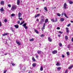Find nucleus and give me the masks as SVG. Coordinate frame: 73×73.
Listing matches in <instances>:
<instances>
[{
	"label": "nucleus",
	"mask_w": 73,
	"mask_h": 73,
	"mask_svg": "<svg viewBox=\"0 0 73 73\" xmlns=\"http://www.w3.org/2000/svg\"><path fill=\"white\" fill-rule=\"evenodd\" d=\"M17 9V6L16 5H13L11 8V10L12 11H15L16 9Z\"/></svg>",
	"instance_id": "f257e3e1"
},
{
	"label": "nucleus",
	"mask_w": 73,
	"mask_h": 73,
	"mask_svg": "<svg viewBox=\"0 0 73 73\" xmlns=\"http://www.w3.org/2000/svg\"><path fill=\"white\" fill-rule=\"evenodd\" d=\"M45 20V19H40V24H42V23L44 22V20Z\"/></svg>",
	"instance_id": "f03ea898"
},
{
	"label": "nucleus",
	"mask_w": 73,
	"mask_h": 73,
	"mask_svg": "<svg viewBox=\"0 0 73 73\" xmlns=\"http://www.w3.org/2000/svg\"><path fill=\"white\" fill-rule=\"evenodd\" d=\"M52 53L54 54H56V53H57V51L56 50H54V51H53L52 52Z\"/></svg>",
	"instance_id": "7ed1b4c3"
},
{
	"label": "nucleus",
	"mask_w": 73,
	"mask_h": 73,
	"mask_svg": "<svg viewBox=\"0 0 73 73\" xmlns=\"http://www.w3.org/2000/svg\"><path fill=\"white\" fill-rule=\"evenodd\" d=\"M66 6H67V5L66 3H65L64 4V8L66 9H68V7H66Z\"/></svg>",
	"instance_id": "20e7f679"
},
{
	"label": "nucleus",
	"mask_w": 73,
	"mask_h": 73,
	"mask_svg": "<svg viewBox=\"0 0 73 73\" xmlns=\"http://www.w3.org/2000/svg\"><path fill=\"white\" fill-rule=\"evenodd\" d=\"M52 40H53V39L50 38V37H49L48 38V41L49 42H52Z\"/></svg>",
	"instance_id": "39448f33"
},
{
	"label": "nucleus",
	"mask_w": 73,
	"mask_h": 73,
	"mask_svg": "<svg viewBox=\"0 0 73 73\" xmlns=\"http://www.w3.org/2000/svg\"><path fill=\"white\" fill-rule=\"evenodd\" d=\"M16 42L18 45H21V43L19 42L16 40Z\"/></svg>",
	"instance_id": "423d86ee"
},
{
	"label": "nucleus",
	"mask_w": 73,
	"mask_h": 73,
	"mask_svg": "<svg viewBox=\"0 0 73 73\" xmlns=\"http://www.w3.org/2000/svg\"><path fill=\"white\" fill-rule=\"evenodd\" d=\"M1 4L2 5H3L4 4V1H1Z\"/></svg>",
	"instance_id": "0eeeda50"
},
{
	"label": "nucleus",
	"mask_w": 73,
	"mask_h": 73,
	"mask_svg": "<svg viewBox=\"0 0 73 73\" xmlns=\"http://www.w3.org/2000/svg\"><path fill=\"white\" fill-rule=\"evenodd\" d=\"M20 1L19 0H17V5H19V4H20Z\"/></svg>",
	"instance_id": "6e6552de"
},
{
	"label": "nucleus",
	"mask_w": 73,
	"mask_h": 73,
	"mask_svg": "<svg viewBox=\"0 0 73 73\" xmlns=\"http://www.w3.org/2000/svg\"><path fill=\"white\" fill-rule=\"evenodd\" d=\"M73 65H71V66L69 67L68 68V69H72V68H73Z\"/></svg>",
	"instance_id": "1a4fd4ad"
},
{
	"label": "nucleus",
	"mask_w": 73,
	"mask_h": 73,
	"mask_svg": "<svg viewBox=\"0 0 73 73\" xmlns=\"http://www.w3.org/2000/svg\"><path fill=\"white\" fill-rule=\"evenodd\" d=\"M11 17H14V16H16V14L13 13L11 15Z\"/></svg>",
	"instance_id": "9d476101"
},
{
	"label": "nucleus",
	"mask_w": 73,
	"mask_h": 73,
	"mask_svg": "<svg viewBox=\"0 0 73 73\" xmlns=\"http://www.w3.org/2000/svg\"><path fill=\"white\" fill-rule=\"evenodd\" d=\"M66 31L67 33H69V29L68 27L66 28Z\"/></svg>",
	"instance_id": "9b49d317"
},
{
	"label": "nucleus",
	"mask_w": 73,
	"mask_h": 73,
	"mask_svg": "<svg viewBox=\"0 0 73 73\" xmlns=\"http://www.w3.org/2000/svg\"><path fill=\"white\" fill-rule=\"evenodd\" d=\"M21 13H18V17H21Z\"/></svg>",
	"instance_id": "f8f14e48"
},
{
	"label": "nucleus",
	"mask_w": 73,
	"mask_h": 73,
	"mask_svg": "<svg viewBox=\"0 0 73 73\" xmlns=\"http://www.w3.org/2000/svg\"><path fill=\"white\" fill-rule=\"evenodd\" d=\"M14 27L16 28V29H17L19 28V25H15Z\"/></svg>",
	"instance_id": "ddd939ff"
},
{
	"label": "nucleus",
	"mask_w": 73,
	"mask_h": 73,
	"mask_svg": "<svg viewBox=\"0 0 73 73\" xmlns=\"http://www.w3.org/2000/svg\"><path fill=\"white\" fill-rule=\"evenodd\" d=\"M34 31L37 34H38V33H39V32L37 30L34 29Z\"/></svg>",
	"instance_id": "4468645a"
},
{
	"label": "nucleus",
	"mask_w": 73,
	"mask_h": 73,
	"mask_svg": "<svg viewBox=\"0 0 73 73\" xmlns=\"http://www.w3.org/2000/svg\"><path fill=\"white\" fill-rule=\"evenodd\" d=\"M48 19H46L45 21V23H48Z\"/></svg>",
	"instance_id": "2eb2a0df"
},
{
	"label": "nucleus",
	"mask_w": 73,
	"mask_h": 73,
	"mask_svg": "<svg viewBox=\"0 0 73 73\" xmlns=\"http://www.w3.org/2000/svg\"><path fill=\"white\" fill-rule=\"evenodd\" d=\"M60 20L62 22V21H64V19L61 18L60 19Z\"/></svg>",
	"instance_id": "dca6fc26"
},
{
	"label": "nucleus",
	"mask_w": 73,
	"mask_h": 73,
	"mask_svg": "<svg viewBox=\"0 0 73 73\" xmlns=\"http://www.w3.org/2000/svg\"><path fill=\"white\" fill-rule=\"evenodd\" d=\"M25 22V21H23V22H21L20 23V25H22V24H24V23Z\"/></svg>",
	"instance_id": "f3484780"
},
{
	"label": "nucleus",
	"mask_w": 73,
	"mask_h": 73,
	"mask_svg": "<svg viewBox=\"0 0 73 73\" xmlns=\"http://www.w3.org/2000/svg\"><path fill=\"white\" fill-rule=\"evenodd\" d=\"M37 53L38 54H40V53H41V51L40 50H38Z\"/></svg>",
	"instance_id": "a211bd4d"
},
{
	"label": "nucleus",
	"mask_w": 73,
	"mask_h": 73,
	"mask_svg": "<svg viewBox=\"0 0 73 73\" xmlns=\"http://www.w3.org/2000/svg\"><path fill=\"white\" fill-rule=\"evenodd\" d=\"M59 45L60 47H61L62 46V44L61 43H60L59 44Z\"/></svg>",
	"instance_id": "6ab92c4d"
},
{
	"label": "nucleus",
	"mask_w": 73,
	"mask_h": 73,
	"mask_svg": "<svg viewBox=\"0 0 73 73\" xmlns=\"http://www.w3.org/2000/svg\"><path fill=\"white\" fill-rule=\"evenodd\" d=\"M7 35H8L7 33H4V34L2 35V36H5Z\"/></svg>",
	"instance_id": "aec40b11"
},
{
	"label": "nucleus",
	"mask_w": 73,
	"mask_h": 73,
	"mask_svg": "<svg viewBox=\"0 0 73 73\" xmlns=\"http://www.w3.org/2000/svg\"><path fill=\"white\" fill-rule=\"evenodd\" d=\"M51 21H52L53 22L55 23V21L54 20V19H51Z\"/></svg>",
	"instance_id": "412c9836"
},
{
	"label": "nucleus",
	"mask_w": 73,
	"mask_h": 73,
	"mask_svg": "<svg viewBox=\"0 0 73 73\" xmlns=\"http://www.w3.org/2000/svg\"><path fill=\"white\" fill-rule=\"evenodd\" d=\"M64 16H65V17H66V18H68V17H67V16H66V13H64Z\"/></svg>",
	"instance_id": "4be33fe9"
},
{
	"label": "nucleus",
	"mask_w": 73,
	"mask_h": 73,
	"mask_svg": "<svg viewBox=\"0 0 73 73\" xmlns=\"http://www.w3.org/2000/svg\"><path fill=\"white\" fill-rule=\"evenodd\" d=\"M57 15L58 16H59V17H60V16H61V14L59 13H57Z\"/></svg>",
	"instance_id": "5701e85b"
},
{
	"label": "nucleus",
	"mask_w": 73,
	"mask_h": 73,
	"mask_svg": "<svg viewBox=\"0 0 73 73\" xmlns=\"http://www.w3.org/2000/svg\"><path fill=\"white\" fill-rule=\"evenodd\" d=\"M32 60L33 61H36V60H35V58L34 57H33L32 58Z\"/></svg>",
	"instance_id": "b1692460"
},
{
	"label": "nucleus",
	"mask_w": 73,
	"mask_h": 73,
	"mask_svg": "<svg viewBox=\"0 0 73 73\" xmlns=\"http://www.w3.org/2000/svg\"><path fill=\"white\" fill-rule=\"evenodd\" d=\"M44 10H45L46 11H47V12H48V10H47V8H46V7H45L44 8Z\"/></svg>",
	"instance_id": "393cba45"
},
{
	"label": "nucleus",
	"mask_w": 73,
	"mask_h": 73,
	"mask_svg": "<svg viewBox=\"0 0 73 73\" xmlns=\"http://www.w3.org/2000/svg\"><path fill=\"white\" fill-rule=\"evenodd\" d=\"M65 38L66 40H68V36H65Z\"/></svg>",
	"instance_id": "a878e982"
},
{
	"label": "nucleus",
	"mask_w": 73,
	"mask_h": 73,
	"mask_svg": "<svg viewBox=\"0 0 73 73\" xmlns=\"http://www.w3.org/2000/svg\"><path fill=\"white\" fill-rule=\"evenodd\" d=\"M40 70L41 71H42L43 70V67L42 66H41L40 68Z\"/></svg>",
	"instance_id": "bb28decb"
},
{
	"label": "nucleus",
	"mask_w": 73,
	"mask_h": 73,
	"mask_svg": "<svg viewBox=\"0 0 73 73\" xmlns=\"http://www.w3.org/2000/svg\"><path fill=\"white\" fill-rule=\"evenodd\" d=\"M33 66H34V67H35V66H36V64L35 63H33Z\"/></svg>",
	"instance_id": "cd10ccee"
},
{
	"label": "nucleus",
	"mask_w": 73,
	"mask_h": 73,
	"mask_svg": "<svg viewBox=\"0 0 73 73\" xmlns=\"http://www.w3.org/2000/svg\"><path fill=\"white\" fill-rule=\"evenodd\" d=\"M26 25H27V23H24V24L23 25V27H24L26 26Z\"/></svg>",
	"instance_id": "c85d7f7f"
},
{
	"label": "nucleus",
	"mask_w": 73,
	"mask_h": 73,
	"mask_svg": "<svg viewBox=\"0 0 73 73\" xmlns=\"http://www.w3.org/2000/svg\"><path fill=\"white\" fill-rule=\"evenodd\" d=\"M70 4H72L73 3V1H70L69 2Z\"/></svg>",
	"instance_id": "c756f323"
},
{
	"label": "nucleus",
	"mask_w": 73,
	"mask_h": 73,
	"mask_svg": "<svg viewBox=\"0 0 73 73\" xmlns=\"http://www.w3.org/2000/svg\"><path fill=\"white\" fill-rule=\"evenodd\" d=\"M34 41V39L33 38H32L30 40V41Z\"/></svg>",
	"instance_id": "7c9ffc66"
},
{
	"label": "nucleus",
	"mask_w": 73,
	"mask_h": 73,
	"mask_svg": "<svg viewBox=\"0 0 73 73\" xmlns=\"http://www.w3.org/2000/svg\"><path fill=\"white\" fill-rule=\"evenodd\" d=\"M7 6L9 8H11V4H9Z\"/></svg>",
	"instance_id": "2f4dec72"
},
{
	"label": "nucleus",
	"mask_w": 73,
	"mask_h": 73,
	"mask_svg": "<svg viewBox=\"0 0 73 73\" xmlns=\"http://www.w3.org/2000/svg\"><path fill=\"white\" fill-rule=\"evenodd\" d=\"M45 29V27H43L41 29L42 31H43V29Z\"/></svg>",
	"instance_id": "473e14b6"
},
{
	"label": "nucleus",
	"mask_w": 73,
	"mask_h": 73,
	"mask_svg": "<svg viewBox=\"0 0 73 73\" xmlns=\"http://www.w3.org/2000/svg\"><path fill=\"white\" fill-rule=\"evenodd\" d=\"M57 69L59 70H60L61 69V67H58L57 68Z\"/></svg>",
	"instance_id": "72a5a7b5"
},
{
	"label": "nucleus",
	"mask_w": 73,
	"mask_h": 73,
	"mask_svg": "<svg viewBox=\"0 0 73 73\" xmlns=\"http://www.w3.org/2000/svg\"><path fill=\"white\" fill-rule=\"evenodd\" d=\"M18 19L19 20H23V18H19Z\"/></svg>",
	"instance_id": "f704fd0d"
},
{
	"label": "nucleus",
	"mask_w": 73,
	"mask_h": 73,
	"mask_svg": "<svg viewBox=\"0 0 73 73\" xmlns=\"http://www.w3.org/2000/svg\"><path fill=\"white\" fill-rule=\"evenodd\" d=\"M1 11L2 12H3L4 11V9L3 8H1L0 9Z\"/></svg>",
	"instance_id": "c9c22d12"
},
{
	"label": "nucleus",
	"mask_w": 73,
	"mask_h": 73,
	"mask_svg": "<svg viewBox=\"0 0 73 73\" xmlns=\"http://www.w3.org/2000/svg\"><path fill=\"white\" fill-rule=\"evenodd\" d=\"M59 33H60V34H62V33H63V32H61V31H59Z\"/></svg>",
	"instance_id": "e433bc0d"
},
{
	"label": "nucleus",
	"mask_w": 73,
	"mask_h": 73,
	"mask_svg": "<svg viewBox=\"0 0 73 73\" xmlns=\"http://www.w3.org/2000/svg\"><path fill=\"white\" fill-rule=\"evenodd\" d=\"M70 44L68 45L67 46L68 48H70Z\"/></svg>",
	"instance_id": "4c0bfd02"
},
{
	"label": "nucleus",
	"mask_w": 73,
	"mask_h": 73,
	"mask_svg": "<svg viewBox=\"0 0 73 73\" xmlns=\"http://www.w3.org/2000/svg\"><path fill=\"white\" fill-rule=\"evenodd\" d=\"M41 18H42V19H45V18H44V16H42L41 17Z\"/></svg>",
	"instance_id": "58836bf2"
},
{
	"label": "nucleus",
	"mask_w": 73,
	"mask_h": 73,
	"mask_svg": "<svg viewBox=\"0 0 73 73\" xmlns=\"http://www.w3.org/2000/svg\"><path fill=\"white\" fill-rule=\"evenodd\" d=\"M44 36H45V35H42L40 36L41 37H44Z\"/></svg>",
	"instance_id": "ea45409f"
},
{
	"label": "nucleus",
	"mask_w": 73,
	"mask_h": 73,
	"mask_svg": "<svg viewBox=\"0 0 73 73\" xmlns=\"http://www.w3.org/2000/svg\"><path fill=\"white\" fill-rule=\"evenodd\" d=\"M24 28H25L26 29H28V27L27 26H25L24 27Z\"/></svg>",
	"instance_id": "a19ab883"
},
{
	"label": "nucleus",
	"mask_w": 73,
	"mask_h": 73,
	"mask_svg": "<svg viewBox=\"0 0 73 73\" xmlns=\"http://www.w3.org/2000/svg\"><path fill=\"white\" fill-rule=\"evenodd\" d=\"M60 65L59 64V63L57 62V63L56 64V65H57V66H58Z\"/></svg>",
	"instance_id": "79ce46f5"
},
{
	"label": "nucleus",
	"mask_w": 73,
	"mask_h": 73,
	"mask_svg": "<svg viewBox=\"0 0 73 73\" xmlns=\"http://www.w3.org/2000/svg\"><path fill=\"white\" fill-rule=\"evenodd\" d=\"M4 22H5V23H7V19H5L4 20Z\"/></svg>",
	"instance_id": "37998d69"
},
{
	"label": "nucleus",
	"mask_w": 73,
	"mask_h": 73,
	"mask_svg": "<svg viewBox=\"0 0 73 73\" xmlns=\"http://www.w3.org/2000/svg\"><path fill=\"white\" fill-rule=\"evenodd\" d=\"M67 55H68V56L70 54H69V52H67Z\"/></svg>",
	"instance_id": "c03bdc74"
},
{
	"label": "nucleus",
	"mask_w": 73,
	"mask_h": 73,
	"mask_svg": "<svg viewBox=\"0 0 73 73\" xmlns=\"http://www.w3.org/2000/svg\"><path fill=\"white\" fill-rule=\"evenodd\" d=\"M70 24H69L68 25H67V27H70Z\"/></svg>",
	"instance_id": "a18cd8bd"
},
{
	"label": "nucleus",
	"mask_w": 73,
	"mask_h": 73,
	"mask_svg": "<svg viewBox=\"0 0 73 73\" xmlns=\"http://www.w3.org/2000/svg\"><path fill=\"white\" fill-rule=\"evenodd\" d=\"M57 29H58V30H59V29H60V28L59 27H57L56 28Z\"/></svg>",
	"instance_id": "49530a36"
},
{
	"label": "nucleus",
	"mask_w": 73,
	"mask_h": 73,
	"mask_svg": "<svg viewBox=\"0 0 73 73\" xmlns=\"http://www.w3.org/2000/svg\"><path fill=\"white\" fill-rule=\"evenodd\" d=\"M11 64H12V65H13V66H15V64H14L13 63H11Z\"/></svg>",
	"instance_id": "de8ad7c7"
},
{
	"label": "nucleus",
	"mask_w": 73,
	"mask_h": 73,
	"mask_svg": "<svg viewBox=\"0 0 73 73\" xmlns=\"http://www.w3.org/2000/svg\"><path fill=\"white\" fill-rule=\"evenodd\" d=\"M57 19L56 18L55 19V22H57Z\"/></svg>",
	"instance_id": "09e8293b"
},
{
	"label": "nucleus",
	"mask_w": 73,
	"mask_h": 73,
	"mask_svg": "<svg viewBox=\"0 0 73 73\" xmlns=\"http://www.w3.org/2000/svg\"><path fill=\"white\" fill-rule=\"evenodd\" d=\"M62 57H63V58L65 57V56H64V54H62Z\"/></svg>",
	"instance_id": "8fccbe9b"
},
{
	"label": "nucleus",
	"mask_w": 73,
	"mask_h": 73,
	"mask_svg": "<svg viewBox=\"0 0 73 73\" xmlns=\"http://www.w3.org/2000/svg\"><path fill=\"white\" fill-rule=\"evenodd\" d=\"M46 24L45 23H44L43 26V27H45V25Z\"/></svg>",
	"instance_id": "3c124183"
},
{
	"label": "nucleus",
	"mask_w": 73,
	"mask_h": 73,
	"mask_svg": "<svg viewBox=\"0 0 73 73\" xmlns=\"http://www.w3.org/2000/svg\"><path fill=\"white\" fill-rule=\"evenodd\" d=\"M17 23L18 24H20V21H18V22H17Z\"/></svg>",
	"instance_id": "603ef678"
},
{
	"label": "nucleus",
	"mask_w": 73,
	"mask_h": 73,
	"mask_svg": "<svg viewBox=\"0 0 73 73\" xmlns=\"http://www.w3.org/2000/svg\"><path fill=\"white\" fill-rule=\"evenodd\" d=\"M7 72V70H5L4 71L3 73H6Z\"/></svg>",
	"instance_id": "864d4df0"
},
{
	"label": "nucleus",
	"mask_w": 73,
	"mask_h": 73,
	"mask_svg": "<svg viewBox=\"0 0 73 73\" xmlns=\"http://www.w3.org/2000/svg\"><path fill=\"white\" fill-rule=\"evenodd\" d=\"M11 30L12 32H14V30H13V29H11Z\"/></svg>",
	"instance_id": "5fc2aeb1"
},
{
	"label": "nucleus",
	"mask_w": 73,
	"mask_h": 73,
	"mask_svg": "<svg viewBox=\"0 0 73 73\" xmlns=\"http://www.w3.org/2000/svg\"><path fill=\"white\" fill-rule=\"evenodd\" d=\"M36 58H38V56H36Z\"/></svg>",
	"instance_id": "6e6d98bb"
},
{
	"label": "nucleus",
	"mask_w": 73,
	"mask_h": 73,
	"mask_svg": "<svg viewBox=\"0 0 73 73\" xmlns=\"http://www.w3.org/2000/svg\"><path fill=\"white\" fill-rule=\"evenodd\" d=\"M37 17H38L37 15H35V18H36Z\"/></svg>",
	"instance_id": "4d7b16f0"
},
{
	"label": "nucleus",
	"mask_w": 73,
	"mask_h": 73,
	"mask_svg": "<svg viewBox=\"0 0 73 73\" xmlns=\"http://www.w3.org/2000/svg\"><path fill=\"white\" fill-rule=\"evenodd\" d=\"M37 16H38H38H40V14H37Z\"/></svg>",
	"instance_id": "13d9d810"
},
{
	"label": "nucleus",
	"mask_w": 73,
	"mask_h": 73,
	"mask_svg": "<svg viewBox=\"0 0 73 73\" xmlns=\"http://www.w3.org/2000/svg\"><path fill=\"white\" fill-rule=\"evenodd\" d=\"M1 22H0V27H1Z\"/></svg>",
	"instance_id": "bf43d9fd"
},
{
	"label": "nucleus",
	"mask_w": 73,
	"mask_h": 73,
	"mask_svg": "<svg viewBox=\"0 0 73 73\" xmlns=\"http://www.w3.org/2000/svg\"><path fill=\"white\" fill-rule=\"evenodd\" d=\"M72 42H73V37L71 39Z\"/></svg>",
	"instance_id": "052dcab7"
},
{
	"label": "nucleus",
	"mask_w": 73,
	"mask_h": 73,
	"mask_svg": "<svg viewBox=\"0 0 73 73\" xmlns=\"http://www.w3.org/2000/svg\"><path fill=\"white\" fill-rule=\"evenodd\" d=\"M36 21H39V20H38V19H37Z\"/></svg>",
	"instance_id": "680f3d73"
},
{
	"label": "nucleus",
	"mask_w": 73,
	"mask_h": 73,
	"mask_svg": "<svg viewBox=\"0 0 73 73\" xmlns=\"http://www.w3.org/2000/svg\"><path fill=\"white\" fill-rule=\"evenodd\" d=\"M62 16H63L64 15V13H63L62 14Z\"/></svg>",
	"instance_id": "e2e57ef3"
},
{
	"label": "nucleus",
	"mask_w": 73,
	"mask_h": 73,
	"mask_svg": "<svg viewBox=\"0 0 73 73\" xmlns=\"http://www.w3.org/2000/svg\"><path fill=\"white\" fill-rule=\"evenodd\" d=\"M67 72H68V70H66L65 72H66V73H67Z\"/></svg>",
	"instance_id": "0e129e2a"
},
{
	"label": "nucleus",
	"mask_w": 73,
	"mask_h": 73,
	"mask_svg": "<svg viewBox=\"0 0 73 73\" xmlns=\"http://www.w3.org/2000/svg\"><path fill=\"white\" fill-rule=\"evenodd\" d=\"M70 22H71V23H73V21H71Z\"/></svg>",
	"instance_id": "69168bd1"
},
{
	"label": "nucleus",
	"mask_w": 73,
	"mask_h": 73,
	"mask_svg": "<svg viewBox=\"0 0 73 73\" xmlns=\"http://www.w3.org/2000/svg\"><path fill=\"white\" fill-rule=\"evenodd\" d=\"M28 73H31V72L30 71H29V72Z\"/></svg>",
	"instance_id": "338daca9"
},
{
	"label": "nucleus",
	"mask_w": 73,
	"mask_h": 73,
	"mask_svg": "<svg viewBox=\"0 0 73 73\" xmlns=\"http://www.w3.org/2000/svg\"><path fill=\"white\" fill-rule=\"evenodd\" d=\"M58 37H60V36H60V35H58Z\"/></svg>",
	"instance_id": "774afa93"
}]
</instances>
